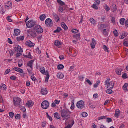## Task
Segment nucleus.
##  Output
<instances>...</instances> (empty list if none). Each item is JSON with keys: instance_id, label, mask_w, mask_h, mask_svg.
<instances>
[{"instance_id": "obj_1", "label": "nucleus", "mask_w": 128, "mask_h": 128, "mask_svg": "<svg viewBox=\"0 0 128 128\" xmlns=\"http://www.w3.org/2000/svg\"><path fill=\"white\" fill-rule=\"evenodd\" d=\"M60 112L63 120H68L72 114V112H70L68 110H62L60 111Z\"/></svg>"}, {"instance_id": "obj_2", "label": "nucleus", "mask_w": 128, "mask_h": 128, "mask_svg": "<svg viewBox=\"0 0 128 128\" xmlns=\"http://www.w3.org/2000/svg\"><path fill=\"white\" fill-rule=\"evenodd\" d=\"M40 72L43 74H45L46 76L45 79V82H48V80H50V72L48 70L46 71L44 67H42L40 68Z\"/></svg>"}, {"instance_id": "obj_3", "label": "nucleus", "mask_w": 128, "mask_h": 128, "mask_svg": "<svg viewBox=\"0 0 128 128\" xmlns=\"http://www.w3.org/2000/svg\"><path fill=\"white\" fill-rule=\"evenodd\" d=\"M38 24V23L34 20H30L26 22V26L28 28H36V26Z\"/></svg>"}, {"instance_id": "obj_4", "label": "nucleus", "mask_w": 128, "mask_h": 128, "mask_svg": "<svg viewBox=\"0 0 128 128\" xmlns=\"http://www.w3.org/2000/svg\"><path fill=\"white\" fill-rule=\"evenodd\" d=\"M106 86H107V88L113 89L114 88V82H110V80H108L105 82Z\"/></svg>"}, {"instance_id": "obj_5", "label": "nucleus", "mask_w": 128, "mask_h": 128, "mask_svg": "<svg viewBox=\"0 0 128 128\" xmlns=\"http://www.w3.org/2000/svg\"><path fill=\"white\" fill-rule=\"evenodd\" d=\"M13 102L14 106H20V102H22V99L19 98H13Z\"/></svg>"}, {"instance_id": "obj_6", "label": "nucleus", "mask_w": 128, "mask_h": 128, "mask_svg": "<svg viewBox=\"0 0 128 128\" xmlns=\"http://www.w3.org/2000/svg\"><path fill=\"white\" fill-rule=\"evenodd\" d=\"M86 104H84V102L81 100L79 101L76 104V106L80 110H84L86 108Z\"/></svg>"}, {"instance_id": "obj_7", "label": "nucleus", "mask_w": 128, "mask_h": 128, "mask_svg": "<svg viewBox=\"0 0 128 128\" xmlns=\"http://www.w3.org/2000/svg\"><path fill=\"white\" fill-rule=\"evenodd\" d=\"M34 30L38 34H42L44 32V29H42L40 26L38 24L34 28Z\"/></svg>"}, {"instance_id": "obj_8", "label": "nucleus", "mask_w": 128, "mask_h": 128, "mask_svg": "<svg viewBox=\"0 0 128 128\" xmlns=\"http://www.w3.org/2000/svg\"><path fill=\"white\" fill-rule=\"evenodd\" d=\"M42 108L43 110H48L50 108V102L46 100L43 102L42 104Z\"/></svg>"}, {"instance_id": "obj_9", "label": "nucleus", "mask_w": 128, "mask_h": 128, "mask_svg": "<svg viewBox=\"0 0 128 128\" xmlns=\"http://www.w3.org/2000/svg\"><path fill=\"white\" fill-rule=\"evenodd\" d=\"M46 24L48 26H54V22L50 18H48L46 20Z\"/></svg>"}, {"instance_id": "obj_10", "label": "nucleus", "mask_w": 128, "mask_h": 128, "mask_svg": "<svg viewBox=\"0 0 128 128\" xmlns=\"http://www.w3.org/2000/svg\"><path fill=\"white\" fill-rule=\"evenodd\" d=\"M5 8L6 10H12V3L10 2H7V4L5 5Z\"/></svg>"}, {"instance_id": "obj_11", "label": "nucleus", "mask_w": 128, "mask_h": 128, "mask_svg": "<svg viewBox=\"0 0 128 128\" xmlns=\"http://www.w3.org/2000/svg\"><path fill=\"white\" fill-rule=\"evenodd\" d=\"M96 41L94 38L92 39V42L90 44V46L92 50H94L96 48Z\"/></svg>"}, {"instance_id": "obj_12", "label": "nucleus", "mask_w": 128, "mask_h": 128, "mask_svg": "<svg viewBox=\"0 0 128 128\" xmlns=\"http://www.w3.org/2000/svg\"><path fill=\"white\" fill-rule=\"evenodd\" d=\"M15 50L17 52H23L24 50H22V47L20 46H17L15 48Z\"/></svg>"}, {"instance_id": "obj_13", "label": "nucleus", "mask_w": 128, "mask_h": 128, "mask_svg": "<svg viewBox=\"0 0 128 128\" xmlns=\"http://www.w3.org/2000/svg\"><path fill=\"white\" fill-rule=\"evenodd\" d=\"M34 60H32L29 62H28L27 64L28 66H29L31 70H32L34 68Z\"/></svg>"}, {"instance_id": "obj_14", "label": "nucleus", "mask_w": 128, "mask_h": 128, "mask_svg": "<svg viewBox=\"0 0 128 128\" xmlns=\"http://www.w3.org/2000/svg\"><path fill=\"white\" fill-rule=\"evenodd\" d=\"M26 44L29 46V48H34L35 46L34 44L32 43L31 41L26 42Z\"/></svg>"}, {"instance_id": "obj_15", "label": "nucleus", "mask_w": 128, "mask_h": 128, "mask_svg": "<svg viewBox=\"0 0 128 128\" xmlns=\"http://www.w3.org/2000/svg\"><path fill=\"white\" fill-rule=\"evenodd\" d=\"M20 34V31L18 29H15L14 30V36H18Z\"/></svg>"}, {"instance_id": "obj_16", "label": "nucleus", "mask_w": 128, "mask_h": 128, "mask_svg": "<svg viewBox=\"0 0 128 128\" xmlns=\"http://www.w3.org/2000/svg\"><path fill=\"white\" fill-rule=\"evenodd\" d=\"M111 10L113 12H116L118 10V7H116V5L112 4L111 6Z\"/></svg>"}, {"instance_id": "obj_17", "label": "nucleus", "mask_w": 128, "mask_h": 128, "mask_svg": "<svg viewBox=\"0 0 128 128\" xmlns=\"http://www.w3.org/2000/svg\"><path fill=\"white\" fill-rule=\"evenodd\" d=\"M53 16L55 18V20L56 22H60V17L56 14L54 13Z\"/></svg>"}, {"instance_id": "obj_18", "label": "nucleus", "mask_w": 128, "mask_h": 128, "mask_svg": "<svg viewBox=\"0 0 128 128\" xmlns=\"http://www.w3.org/2000/svg\"><path fill=\"white\" fill-rule=\"evenodd\" d=\"M57 77L59 78V80H62L64 78V76L62 72H58L57 74Z\"/></svg>"}, {"instance_id": "obj_19", "label": "nucleus", "mask_w": 128, "mask_h": 128, "mask_svg": "<svg viewBox=\"0 0 128 128\" xmlns=\"http://www.w3.org/2000/svg\"><path fill=\"white\" fill-rule=\"evenodd\" d=\"M29 34L32 38L36 37V31H31L29 32Z\"/></svg>"}, {"instance_id": "obj_20", "label": "nucleus", "mask_w": 128, "mask_h": 128, "mask_svg": "<svg viewBox=\"0 0 128 128\" xmlns=\"http://www.w3.org/2000/svg\"><path fill=\"white\" fill-rule=\"evenodd\" d=\"M24 56L26 58H30V60H32V53H30V52H28V55H24Z\"/></svg>"}, {"instance_id": "obj_21", "label": "nucleus", "mask_w": 128, "mask_h": 128, "mask_svg": "<svg viewBox=\"0 0 128 128\" xmlns=\"http://www.w3.org/2000/svg\"><path fill=\"white\" fill-rule=\"evenodd\" d=\"M122 70L120 68H118L116 69V74H118V76H122Z\"/></svg>"}, {"instance_id": "obj_22", "label": "nucleus", "mask_w": 128, "mask_h": 128, "mask_svg": "<svg viewBox=\"0 0 128 128\" xmlns=\"http://www.w3.org/2000/svg\"><path fill=\"white\" fill-rule=\"evenodd\" d=\"M48 90H46V88L42 89L41 90V94L43 96H46V94H48Z\"/></svg>"}, {"instance_id": "obj_23", "label": "nucleus", "mask_w": 128, "mask_h": 128, "mask_svg": "<svg viewBox=\"0 0 128 128\" xmlns=\"http://www.w3.org/2000/svg\"><path fill=\"white\" fill-rule=\"evenodd\" d=\"M120 110H116L115 112V116L117 118H118L120 117Z\"/></svg>"}, {"instance_id": "obj_24", "label": "nucleus", "mask_w": 128, "mask_h": 128, "mask_svg": "<svg viewBox=\"0 0 128 128\" xmlns=\"http://www.w3.org/2000/svg\"><path fill=\"white\" fill-rule=\"evenodd\" d=\"M90 22L93 24V26H96V21L94 18H90Z\"/></svg>"}, {"instance_id": "obj_25", "label": "nucleus", "mask_w": 128, "mask_h": 128, "mask_svg": "<svg viewBox=\"0 0 128 128\" xmlns=\"http://www.w3.org/2000/svg\"><path fill=\"white\" fill-rule=\"evenodd\" d=\"M40 20H42V22H44V20L46 18V14L41 15L40 16Z\"/></svg>"}, {"instance_id": "obj_26", "label": "nucleus", "mask_w": 128, "mask_h": 128, "mask_svg": "<svg viewBox=\"0 0 128 128\" xmlns=\"http://www.w3.org/2000/svg\"><path fill=\"white\" fill-rule=\"evenodd\" d=\"M106 92L108 94H112V88H107V90H106Z\"/></svg>"}, {"instance_id": "obj_27", "label": "nucleus", "mask_w": 128, "mask_h": 128, "mask_svg": "<svg viewBox=\"0 0 128 128\" xmlns=\"http://www.w3.org/2000/svg\"><path fill=\"white\" fill-rule=\"evenodd\" d=\"M16 72H20V74H23V76H24V74H26V73H24V70L20 68H17V70H16Z\"/></svg>"}, {"instance_id": "obj_28", "label": "nucleus", "mask_w": 128, "mask_h": 128, "mask_svg": "<svg viewBox=\"0 0 128 128\" xmlns=\"http://www.w3.org/2000/svg\"><path fill=\"white\" fill-rule=\"evenodd\" d=\"M74 38H75V40H80V34H78L76 35H74L73 36Z\"/></svg>"}, {"instance_id": "obj_29", "label": "nucleus", "mask_w": 128, "mask_h": 128, "mask_svg": "<svg viewBox=\"0 0 128 128\" xmlns=\"http://www.w3.org/2000/svg\"><path fill=\"white\" fill-rule=\"evenodd\" d=\"M27 104H28V106L29 108H32V106H34V102H32V101H29L28 103Z\"/></svg>"}, {"instance_id": "obj_30", "label": "nucleus", "mask_w": 128, "mask_h": 128, "mask_svg": "<svg viewBox=\"0 0 128 128\" xmlns=\"http://www.w3.org/2000/svg\"><path fill=\"white\" fill-rule=\"evenodd\" d=\"M57 2L59 4L61 5V6H66V4L64 2L62 1V0H57Z\"/></svg>"}, {"instance_id": "obj_31", "label": "nucleus", "mask_w": 128, "mask_h": 128, "mask_svg": "<svg viewBox=\"0 0 128 128\" xmlns=\"http://www.w3.org/2000/svg\"><path fill=\"white\" fill-rule=\"evenodd\" d=\"M54 44L55 46H56L60 48V46H62V42H60V41L57 40L55 42Z\"/></svg>"}, {"instance_id": "obj_32", "label": "nucleus", "mask_w": 128, "mask_h": 128, "mask_svg": "<svg viewBox=\"0 0 128 128\" xmlns=\"http://www.w3.org/2000/svg\"><path fill=\"white\" fill-rule=\"evenodd\" d=\"M54 117L55 118H57V120H60V114L58 112L54 114Z\"/></svg>"}, {"instance_id": "obj_33", "label": "nucleus", "mask_w": 128, "mask_h": 128, "mask_svg": "<svg viewBox=\"0 0 128 128\" xmlns=\"http://www.w3.org/2000/svg\"><path fill=\"white\" fill-rule=\"evenodd\" d=\"M123 44L124 46H126L128 48V38H126L124 40Z\"/></svg>"}, {"instance_id": "obj_34", "label": "nucleus", "mask_w": 128, "mask_h": 128, "mask_svg": "<svg viewBox=\"0 0 128 128\" xmlns=\"http://www.w3.org/2000/svg\"><path fill=\"white\" fill-rule=\"evenodd\" d=\"M74 120H72V124H69L68 126H66L65 128H72L74 126Z\"/></svg>"}, {"instance_id": "obj_35", "label": "nucleus", "mask_w": 128, "mask_h": 128, "mask_svg": "<svg viewBox=\"0 0 128 128\" xmlns=\"http://www.w3.org/2000/svg\"><path fill=\"white\" fill-rule=\"evenodd\" d=\"M66 8H64L62 7V6H60L59 8H58V12H61V13H62L64 12V10H66Z\"/></svg>"}, {"instance_id": "obj_36", "label": "nucleus", "mask_w": 128, "mask_h": 128, "mask_svg": "<svg viewBox=\"0 0 128 128\" xmlns=\"http://www.w3.org/2000/svg\"><path fill=\"white\" fill-rule=\"evenodd\" d=\"M106 27H107L106 24H102L100 28H99V30H102L104 28H106Z\"/></svg>"}, {"instance_id": "obj_37", "label": "nucleus", "mask_w": 128, "mask_h": 128, "mask_svg": "<svg viewBox=\"0 0 128 128\" xmlns=\"http://www.w3.org/2000/svg\"><path fill=\"white\" fill-rule=\"evenodd\" d=\"M125 22H126V19H124V18H122L120 20V24L122 26H124Z\"/></svg>"}, {"instance_id": "obj_38", "label": "nucleus", "mask_w": 128, "mask_h": 128, "mask_svg": "<svg viewBox=\"0 0 128 128\" xmlns=\"http://www.w3.org/2000/svg\"><path fill=\"white\" fill-rule=\"evenodd\" d=\"M62 26L64 28V30H68V26H66V24H64V23H63L62 24Z\"/></svg>"}, {"instance_id": "obj_39", "label": "nucleus", "mask_w": 128, "mask_h": 128, "mask_svg": "<svg viewBox=\"0 0 128 128\" xmlns=\"http://www.w3.org/2000/svg\"><path fill=\"white\" fill-rule=\"evenodd\" d=\"M128 84H125L123 86L124 90H126V92H128Z\"/></svg>"}, {"instance_id": "obj_40", "label": "nucleus", "mask_w": 128, "mask_h": 128, "mask_svg": "<svg viewBox=\"0 0 128 128\" xmlns=\"http://www.w3.org/2000/svg\"><path fill=\"white\" fill-rule=\"evenodd\" d=\"M17 40L18 42H20V41H22L24 40V36H20L17 38Z\"/></svg>"}, {"instance_id": "obj_41", "label": "nucleus", "mask_w": 128, "mask_h": 128, "mask_svg": "<svg viewBox=\"0 0 128 128\" xmlns=\"http://www.w3.org/2000/svg\"><path fill=\"white\" fill-rule=\"evenodd\" d=\"M61 30H62V28L58 27L57 29L54 31V34H57V33L60 32Z\"/></svg>"}, {"instance_id": "obj_42", "label": "nucleus", "mask_w": 128, "mask_h": 128, "mask_svg": "<svg viewBox=\"0 0 128 128\" xmlns=\"http://www.w3.org/2000/svg\"><path fill=\"white\" fill-rule=\"evenodd\" d=\"M100 81L98 80L96 84H94V88H98L100 86Z\"/></svg>"}, {"instance_id": "obj_43", "label": "nucleus", "mask_w": 128, "mask_h": 128, "mask_svg": "<svg viewBox=\"0 0 128 128\" xmlns=\"http://www.w3.org/2000/svg\"><path fill=\"white\" fill-rule=\"evenodd\" d=\"M104 8L106 10L107 12H110V6H108V4H106Z\"/></svg>"}, {"instance_id": "obj_44", "label": "nucleus", "mask_w": 128, "mask_h": 128, "mask_svg": "<svg viewBox=\"0 0 128 128\" xmlns=\"http://www.w3.org/2000/svg\"><path fill=\"white\" fill-rule=\"evenodd\" d=\"M94 4L96 6H100V0H95Z\"/></svg>"}, {"instance_id": "obj_45", "label": "nucleus", "mask_w": 128, "mask_h": 128, "mask_svg": "<svg viewBox=\"0 0 128 128\" xmlns=\"http://www.w3.org/2000/svg\"><path fill=\"white\" fill-rule=\"evenodd\" d=\"M72 34H78V32H80V31L76 29H72Z\"/></svg>"}, {"instance_id": "obj_46", "label": "nucleus", "mask_w": 128, "mask_h": 128, "mask_svg": "<svg viewBox=\"0 0 128 128\" xmlns=\"http://www.w3.org/2000/svg\"><path fill=\"white\" fill-rule=\"evenodd\" d=\"M46 4L48 8H50V6H52V4L50 3V0H46Z\"/></svg>"}, {"instance_id": "obj_47", "label": "nucleus", "mask_w": 128, "mask_h": 128, "mask_svg": "<svg viewBox=\"0 0 128 128\" xmlns=\"http://www.w3.org/2000/svg\"><path fill=\"white\" fill-rule=\"evenodd\" d=\"M58 70H64V66L62 64H60L58 66Z\"/></svg>"}, {"instance_id": "obj_48", "label": "nucleus", "mask_w": 128, "mask_h": 128, "mask_svg": "<svg viewBox=\"0 0 128 128\" xmlns=\"http://www.w3.org/2000/svg\"><path fill=\"white\" fill-rule=\"evenodd\" d=\"M1 88L3 90H6V86L4 84H3L2 86H1Z\"/></svg>"}, {"instance_id": "obj_49", "label": "nucleus", "mask_w": 128, "mask_h": 128, "mask_svg": "<svg viewBox=\"0 0 128 128\" xmlns=\"http://www.w3.org/2000/svg\"><path fill=\"white\" fill-rule=\"evenodd\" d=\"M122 78L124 80H126V78H128V74H126V73H124V74L122 76Z\"/></svg>"}, {"instance_id": "obj_50", "label": "nucleus", "mask_w": 128, "mask_h": 128, "mask_svg": "<svg viewBox=\"0 0 128 128\" xmlns=\"http://www.w3.org/2000/svg\"><path fill=\"white\" fill-rule=\"evenodd\" d=\"M103 48H104V50H105L106 52H108V46H106L104 45L103 46Z\"/></svg>"}, {"instance_id": "obj_51", "label": "nucleus", "mask_w": 128, "mask_h": 128, "mask_svg": "<svg viewBox=\"0 0 128 128\" xmlns=\"http://www.w3.org/2000/svg\"><path fill=\"white\" fill-rule=\"evenodd\" d=\"M113 34L115 36H118V30H116L114 31Z\"/></svg>"}, {"instance_id": "obj_52", "label": "nucleus", "mask_w": 128, "mask_h": 128, "mask_svg": "<svg viewBox=\"0 0 128 128\" xmlns=\"http://www.w3.org/2000/svg\"><path fill=\"white\" fill-rule=\"evenodd\" d=\"M88 113L86 112H84L82 114V116L83 118H86L88 116Z\"/></svg>"}, {"instance_id": "obj_53", "label": "nucleus", "mask_w": 128, "mask_h": 128, "mask_svg": "<svg viewBox=\"0 0 128 128\" xmlns=\"http://www.w3.org/2000/svg\"><path fill=\"white\" fill-rule=\"evenodd\" d=\"M10 72H11L10 69H7L4 72V74L5 75L8 74H10Z\"/></svg>"}, {"instance_id": "obj_54", "label": "nucleus", "mask_w": 128, "mask_h": 128, "mask_svg": "<svg viewBox=\"0 0 128 128\" xmlns=\"http://www.w3.org/2000/svg\"><path fill=\"white\" fill-rule=\"evenodd\" d=\"M92 8H94V10H98V7L96 6V4H94L93 6H92Z\"/></svg>"}, {"instance_id": "obj_55", "label": "nucleus", "mask_w": 128, "mask_h": 128, "mask_svg": "<svg viewBox=\"0 0 128 128\" xmlns=\"http://www.w3.org/2000/svg\"><path fill=\"white\" fill-rule=\"evenodd\" d=\"M70 108L71 110H74V101L72 102Z\"/></svg>"}, {"instance_id": "obj_56", "label": "nucleus", "mask_w": 128, "mask_h": 128, "mask_svg": "<svg viewBox=\"0 0 128 128\" xmlns=\"http://www.w3.org/2000/svg\"><path fill=\"white\" fill-rule=\"evenodd\" d=\"M31 79L33 82H36V78L34 75H32V76H31Z\"/></svg>"}, {"instance_id": "obj_57", "label": "nucleus", "mask_w": 128, "mask_h": 128, "mask_svg": "<svg viewBox=\"0 0 128 128\" xmlns=\"http://www.w3.org/2000/svg\"><path fill=\"white\" fill-rule=\"evenodd\" d=\"M106 120V116H101L98 118V120Z\"/></svg>"}, {"instance_id": "obj_58", "label": "nucleus", "mask_w": 128, "mask_h": 128, "mask_svg": "<svg viewBox=\"0 0 128 128\" xmlns=\"http://www.w3.org/2000/svg\"><path fill=\"white\" fill-rule=\"evenodd\" d=\"M20 110L22 112H26V108L24 107H22L20 108Z\"/></svg>"}, {"instance_id": "obj_59", "label": "nucleus", "mask_w": 128, "mask_h": 128, "mask_svg": "<svg viewBox=\"0 0 128 128\" xmlns=\"http://www.w3.org/2000/svg\"><path fill=\"white\" fill-rule=\"evenodd\" d=\"M22 56V52L16 54V58H20V56Z\"/></svg>"}, {"instance_id": "obj_60", "label": "nucleus", "mask_w": 128, "mask_h": 128, "mask_svg": "<svg viewBox=\"0 0 128 128\" xmlns=\"http://www.w3.org/2000/svg\"><path fill=\"white\" fill-rule=\"evenodd\" d=\"M16 120H20V114H18L16 115Z\"/></svg>"}, {"instance_id": "obj_61", "label": "nucleus", "mask_w": 128, "mask_h": 128, "mask_svg": "<svg viewBox=\"0 0 128 128\" xmlns=\"http://www.w3.org/2000/svg\"><path fill=\"white\" fill-rule=\"evenodd\" d=\"M28 72L30 74H32V69H28Z\"/></svg>"}, {"instance_id": "obj_62", "label": "nucleus", "mask_w": 128, "mask_h": 128, "mask_svg": "<svg viewBox=\"0 0 128 128\" xmlns=\"http://www.w3.org/2000/svg\"><path fill=\"white\" fill-rule=\"evenodd\" d=\"M103 34L104 36H108V32H106V29H104L103 30Z\"/></svg>"}, {"instance_id": "obj_63", "label": "nucleus", "mask_w": 128, "mask_h": 128, "mask_svg": "<svg viewBox=\"0 0 128 128\" xmlns=\"http://www.w3.org/2000/svg\"><path fill=\"white\" fill-rule=\"evenodd\" d=\"M107 120H106V122H108V124H110V122H112V119L110 118H106Z\"/></svg>"}, {"instance_id": "obj_64", "label": "nucleus", "mask_w": 128, "mask_h": 128, "mask_svg": "<svg viewBox=\"0 0 128 128\" xmlns=\"http://www.w3.org/2000/svg\"><path fill=\"white\" fill-rule=\"evenodd\" d=\"M10 80H16V76H12L10 77Z\"/></svg>"}]
</instances>
